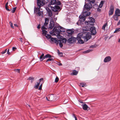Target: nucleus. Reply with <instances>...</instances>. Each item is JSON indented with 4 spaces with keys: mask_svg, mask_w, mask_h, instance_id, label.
<instances>
[{
    "mask_svg": "<svg viewBox=\"0 0 120 120\" xmlns=\"http://www.w3.org/2000/svg\"><path fill=\"white\" fill-rule=\"evenodd\" d=\"M42 84H41V85H40V86H39V90H41L42 89Z\"/></svg>",
    "mask_w": 120,
    "mask_h": 120,
    "instance_id": "51",
    "label": "nucleus"
},
{
    "mask_svg": "<svg viewBox=\"0 0 120 120\" xmlns=\"http://www.w3.org/2000/svg\"><path fill=\"white\" fill-rule=\"evenodd\" d=\"M89 20L88 21H85V23L86 25H93L94 23L95 22L94 19L93 17H89Z\"/></svg>",
    "mask_w": 120,
    "mask_h": 120,
    "instance_id": "6",
    "label": "nucleus"
},
{
    "mask_svg": "<svg viewBox=\"0 0 120 120\" xmlns=\"http://www.w3.org/2000/svg\"><path fill=\"white\" fill-rule=\"evenodd\" d=\"M54 60V59L52 58H49L46 60V62H48V61H51L52 60L53 61Z\"/></svg>",
    "mask_w": 120,
    "mask_h": 120,
    "instance_id": "34",
    "label": "nucleus"
},
{
    "mask_svg": "<svg viewBox=\"0 0 120 120\" xmlns=\"http://www.w3.org/2000/svg\"><path fill=\"white\" fill-rule=\"evenodd\" d=\"M120 24V20L119 21L117 24V25H119Z\"/></svg>",
    "mask_w": 120,
    "mask_h": 120,
    "instance_id": "64",
    "label": "nucleus"
},
{
    "mask_svg": "<svg viewBox=\"0 0 120 120\" xmlns=\"http://www.w3.org/2000/svg\"><path fill=\"white\" fill-rule=\"evenodd\" d=\"M45 9L47 11V13L49 17H51L52 15V12L51 10L48 7H46Z\"/></svg>",
    "mask_w": 120,
    "mask_h": 120,
    "instance_id": "14",
    "label": "nucleus"
},
{
    "mask_svg": "<svg viewBox=\"0 0 120 120\" xmlns=\"http://www.w3.org/2000/svg\"><path fill=\"white\" fill-rule=\"evenodd\" d=\"M43 80V78H41L39 79V82H40L41 81Z\"/></svg>",
    "mask_w": 120,
    "mask_h": 120,
    "instance_id": "58",
    "label": "nucleus"
},
{
    "mask_svg": "<svg viewBox=\"0 0 120 120\" xmlns=\"http://www.w3.org/2000/svg\"><path fill=\"white\" fill-rule=\"evenodd\" d=\"M90 14V12L88 11L83 12V20H85V17L89 16Z\"/></svg>",
    "mask_w": 120,
    "mask_h": 120,
    "instance_id": "15",
    "label": "nucleus"
},
{
    "mask_svg": "<svg viewBox=\"0 0 120 120\" xmlns=\"http://www.w3.org/2000/svg\"><path fill=\"white\" fill-rule=\"evenodd\" d=\"M57 34V39H58V40H60L61 39H61L63 37H62V36H61L60 35V33Z\"/></svg>",
    "mask_w": 120,
    "mask_h": 120,
    "instance_id": "22",
    "label": "nucleus"
},
{
    "mask_svg": "<svg viewBox=\"0 0 120 120\" xmlns=\"http://www.w3.org/2000/svg\"><path fill=\"white\" fill-rule=\"evenodd\" d=\"M59 80V79L58 77H57V76H56V78L55 80V82L56 83Z\"/></svg>",
    "mask_w": 120,
    "mask_h": 120,
    "instance_id": "38",
    "label": "nucleus"
},
{
    "mask_svg": "<svg viewBox=\"0 0 120 120\" xmlns=\"http://www.w3.org/2000/svg\"><path fill=\"white\" fill-rule=\"evenodd\" d=\"M78 101L79 102H80L81 103H82V101H81L80 100H78Z\"/></svg>",
    "mask_w": 120,
    "mask_h": 120,
    "instance_id": "62",
    "label": "nucleus"
},
{
    "mask_svg": "<svg viewBox=\"0 0 120 120\" xmlns=\"http://www.w3.org/2000/svg\"><path fill=\"white\" fill-rule=\"evenodd\" d=\"M28 79L29 80H32L33 81H34V77L32 76H30L29 77Z\"/></svg>",
    "mask_w": 120,
    "mask_h": 120,
    "instance_id": "36",
    "label": "nucleus"
},
{
    "mask_svg": "<svg viewBox=\"0 0 120 120\" xmlns=\"http://www.w3.org/2000/svg\"><path fill=\"white\" fill-rule=\"evenodd\" d=\"M85 0V4L84 7V9L89 11L92 7V6L91 4V3H92L86 1V0Z\"/></svg>",
    "mask_w": 120,
    "mask_h": 120,
    "instance_id": "5",
    "label": "nucleus"
},
{
    "mask_svg": "<svg viewBox=\"0 0 120 120\" xmlns=\"http://www.w3.org/2000/svg\"><path fill=\"white\" fill-rule=\"evenodd\" d=\"M119 16H118L117 15L114 14L112 18H113L114 20L116 21H118V17Z\"/></svg>",
    "mask_w": 120,
    "mask_h": 120,
    "instance_id": "23",
    "label": "nucleus"
},
{
    "mask_svg": "<svg viewBox=\"0 0 120 120\" xmlns=\"http://www.w3.org/2000/svg\"><path fill=\"white\" fill-rule=\"evenodd\" d=\"M59 46L61 48H62L63 46V43H62L61 42V41H59Z\"/></svg>",
    "mask_w": 120,
    "mask_h": 120,
    "instance_id": "35",
    "label": "nucleus"
},
{
    "mask_svg": "<svg viewBox=\"0 0 120 120\" xmlns=\"http://www.w3.org/2000/svg\"><path fill=\"white\" fill-rule=\"evenodd\" d=\"M72 116L75 119L77 118L76 116H75V115L74 114H72Z\"/></svg>",
    "mask_w": 120,
    "mask_h": 120,
    "instance_id": "50",
    "label": "nucleus"
},
{
    "mask_svg": "<svg viewBox=\"0 0 120 120\" xmlns=\"http://www.w3.org/2000/svg\"><path fill=\"white\" fill-rule=\"evenodd\" d=\"M78 73V71H77L74 70L72 71V72L71 73V74L72 75H77Z\"/></svg>",
    "mask_w": 120,
    "mask_h": 120,
    "instance_id": "21",
    "label": "nucleus"
},
{
    "mask_svg": "<svg viewBox=\"0 0 120 120\" xmlns=\"http://www.w3.org/2000/svg\"><path fill=\"white\" fill-rule=\"evenodd\" d=\"M50 40L52 42H54V38H53L52 37H51L50 38Z\"/></svg>",
    "mask_w": 120,
    "mask_h": 120,
    "instance_id": "47",
    "label": "nucleus"
},
{
    "mask_svg": "<svg viewBox=\"0 0 120 120\" xmlns=\"http://www.w3.org/2000/svg\"><path fill=\"white\" fill-rule=\"evenodd\" d=\"M56 4L57 5V6L60 5H61V3L60 1L59 0H58L57 2H56Z\"/></svg>",
    "mask_w": 120,
    "mask_h": 120,
    "instance_id": "39",
    "label": "nucleus"
},
{
    "mask_svg": "<svg viewBox=\"0 0 120 120\" xmlns=\"http://www.w3.org/2000/svg\"><path fill=\"white\" fill-rule=\"evenodd\" d=\"M111 58L110 56H107L105 58L104 60V62L105 63L109 62L111 60Z\"/></svg>",
    "mask_w": 120,
    "mask_h": 120,
    "instance_id": "17",
    "label": "nucleus"
},
{
    "mask_svg": "<svg viewBox=\"0 0 120 120\" xmlns=\"http://www.w3.org/2000/svg\"><path fill=\"white\" fill-rule=\"evenodd\" d=\"M19 69H16L14 70V71L17 72L19 73Z\"/></svg>",
    "mask_w": 120,
    "mask_h": 120,
    "instance_id": "45",
    "label": "nucleus"
},
{
    "mask_svg": "<svg viewBox=\"0 0 120 120\" xmlns=\"http://www.w3.org/2000/svg\"><path fill=\"white\" fill-rule=\"evenodd\" d=\"M16 8V7L13 8V10L11 11V12L12 13H14L15 12Z\"/></svg>",
    "mask_w": 120,
    "mask_h": 120,
    "instance_id": "40",
    "label": "nucleus"
},
{
    "mask_svg": "<svg viewBox=\"0 0 120 120\" xmlns=\"http://www.w3.org/2000/svg\"><path fill=\"white\" fill-rule=\"evenodd\" d=\"M79 19L77 22L76 24L79 26H82V11L79 17Z\"/></svg>",
    "mask_w": 120,
    "mask_h": 120,
    "instance_id": "9",
    "label": "nucleus"
},
{
    "mask_svg": "<svg viewBox=\"0 0 120 120\" xmlns=\"http://www.w3.org/2000/svg\"><path fill=\"white\" fill-rule=\"evenodd\" d=\"M87 86V85L85 83H83V87H85Z\"/></svg>",
    "mask_w": 120,
    "mask_h": 120,
    "instance_id": "53",
    "label": "nucleus"
},
{
    "mask_svg": "<svg viewBox=\"0 0 120 120\" xmlns=\"http://www.w3.org/2000/svg\"><path fill=\"white\" fill-rule=\"evenodd\" d=\"M74 31L71 29H67L66 30V34L65 36L71 35L72 34L74 33Z\"/></svg>",
    "mask_w": 120,
    "mask_h": 120,
    "instance_id": "16",
    "label": "nucleus"
},
{
    "mask_svg": "<svg viewBox=\"0 0 120 120\" xmlns=\"http://www.w3.org/2000/svg\"><path fill=\"white\" fill-rule=\"evenodd\" d=\"M58 53L59 55L60 56H62L63 55V53L62 52H59V50H58Z\"/></svg>",
    "mask_w": 120,
    "mask_h": 120,
    "instance_id": "41",
    "label": "nucleus"
},
{
    "mask_svg": "<svg viewBox=\"0 0 120 120\" xmlns=\"http://www.w3.org/2000/svg\"><path fill=\"white\" fill-rule=\"evenodd\" d=\"M50 3L51 5H54L56 3V0H51V1Z\"/></svg>",
    "mask_w": 120,
    "mask_h": 120,
    "instance_id": "25",
    "label": "nucleus"
},
{
    "mask_svg": "<svg viewBox=\"0 0 120 120\" xmlns=\"http://www.w3.org/2000/svg\"><path fill=\"white\" fill-rule=\"evenodd\" d=\"M86 1L92 4H94L95 2V0H86Z\"/></svg>",
    "mask_w": 120,
    "mask_h": 120,
    "instance_id": "30",
    "label": "nucleus"
},
{
    "mask_svg": "<svg viewBox=\"0 0 120 120\" xmlns=\"http://www.w3.org/2000/svg\"><path fill=\"white\" fill-rule=\"evenodd\" d=\"M89 30L91 32V34L92 35H94L96 33V29L95 27L93 26H88Z\"/></svg>",
    "mask_w": 120,
    "mask_h": 120,
    "instance_id": "10",
    "label": "nucleus"
},
{
    "mask_svg": "<svg viewBox=\"0 0 120 120\" xmlns=\"http://www.w3.org/2000/svg\"><path fill=\"white\" fill-rule=\"evenodd\" d=\"M73 38V42L74 43V42H75V41H76V38Z\"/></svg>",
    "mask_w": 120,
    "mask_h": 120,
    "instance_id": "56",
    "label": "nucleus"
},
{
    "mask_svg": "<svg viewBox=\"0 0 120 120\" xmlns=\"http://www.w3.org/2000/svg\"><path fill=\"white\" fill-rule=\"evenodd\" d=\"M16 49V48L15 47H13L12 48V50L13 51L15 50Z\"/></svg>",
    "mask_w": 120,
    "mask_h": 120,
    "instance_id": "52",
    "label": "nucleus"
},
{
    "mask_svg": "<svg viewBox=\"0 0 120 120\" xmlns=\"http://www.w3.org/2000/svg\"><path fill=\"white\" fill-rule=\"evenodd\" d=\"M52 57V56L50 54H47L45 56V57L46 58H51Z\"/></svg>",
    "mask_w": 120,
    "mask_h": 120,
    "instance_id": "29",
    "label": "nucleus"
},
{
    "mask_svg": "<svg viewBox=\"0 0 120 120\" xmlns=\"http://www.w3.org/2000/svg\"><path fill=\"white\" fill-rule=\"evenodd\" d=\"M37 5L39 8H36L35 6L34 7V13H37L39 10H40L41 7L45 4L43 0H37Z\"/></svg>",
    "mask_w": 120,
    "mask_h": 120,
    "instance_id": "3",
    "label": "nucleus"
},
{
    "mask_svg": "<svg viewBox=\"0 0 120 120\" xmlns=\"http://www.w3.org/2000/svg\"><path fill=\"white\" fill-rule=\"evenodd\" d=\"M101 11V9L99 8H98L97 9V11Z\"/></svg>",
    "mask_w": 120,
    "mask_h": 120,
    "instance_id": "61",
    "label": "nucleus"
},
{
    "mask_svg": "<svg viewBox=\"0 0 120 120\" xmlns=\"http://www.w3.org/2000/svg\"><path fill=\"white\" fill-rule=\"evenodd\" d=\"M41 25L40 24H39L37 27V28L38 29H40V26Z\"/></svg>",
    "mask_w": 120,
    "mask_h": 120,
    "instance_id": "55",
    "label": "nucleus"
},
{
    "mask_svg": "<svg viewBox=\"0 0 120 120\" xmlns=\"http://www.w3.org/2000/svg\"><path fill=\"white\" fill-rule=\"evenodd\" d=\"M45 36L48 39H50L51 38V36L49 34H47Z\"/></svg>",
    "mask_w": 120,
    "mask_h": 120,
    "instance_id": "31",
    "label": "nucleus"
},
{
    "mask_svg": "<svg viewBox=\"0 0 120 120\" xmlns=\"http://www.w3.org/2000/svg\"><path fill=\"white\" fill-rule=\"evenodd\" d=\"M120 31V27L116 28L114 32V33H116Z\"/></svg>",
    "mask_w": 120,
    "mask_h": 120,
    "instance_id": "32",
    "label": "nucleus"
},
{
    "mask_svg": "<svg viewBox=\"0 0 120 120\" xmlns=\"http://www.w3.org/2000/svg\"><path fill=\"white\" fill-rule=\"evenodd\" d=\"M90 47L91 48H94L95 47L94 45H92V46H90Z\"/></svg>",
    "mask_w": 120,
    "mask_h": 120,
    "instance_id": "59",
    "label": "nucleus"
},
{
    "mask_svg": "<svg viewBox=\"0 0 120 120\" xmlns=\"http://www.w3.org/2000/svg\"><path fill=\"white\" fill-rule=\"evenodd\" d=\"M79 86L80 87H82V83H80Z\"/></svg>",
    "mask_w": 120,
    "mask_h": 120,
    "instance_id": "54",
    "label": "nucleus"
},
{
    "mask_svg": "<svg viewBox=\"0 0 120 120\" xmlns=\"http://www.w3.org/2000/svg\"><path fill=\"white\" fill-rule=\"evenodd\" d=\"M89 29L87 26L83 27V36L84 41H86L91 38L90 33L88 31Z\"/></svg>",
    "mask_w": 120,
    "mask_h": 120,
    "instance_id": "2",
    "label": "nucleus"
},
{
    "mask_svg": "<svg viewBox=\"0 0 120 120\" xmlns=\"http://www.w3.org/2000/svg\"><path fill=\"white\" fill-rule=\"evenodd\" d=\"M51 4L49 3V4L48 5L49 7H51L52 11L55 12H54L53 14L54 15H58V14L59 12L60 11L61 8L60 7L58 6H55L53 7L51 6Z\"/></svg>",
    "mask_w": 120,
    "mask_h": 120,
    "instance_id": "4",
    "label": "nucleus"
},
{
    "mask_svg": "<svg viewBox=\"0 0 120 120\" xmlns=\"http://www.w3.org/2000/svg\"><path fill=\"white\" fill-rule=\"evenodd\" d=\"M108 26V23L106 22L104 24L102 27V29L103 30H105V27L106 26Z\"/></svg>",
    "mask_w": 120,
    "mask_h": 120,
    "instance_id": "24",
    "label": "nucleus"
},
{
    "mask_svg": "<svg viewBox=\"0 0 120 120\" xmlns=\"http://www.w3.org/2000/svg\"><path fill=\"white\" fill-rule=\"evenodd\" d=\"M8 6H5V8L8 11H10L11 10V9H8Z\"/></svg>",
    "mask_w": 120,
    "mask_h": 120,
    "instance_id": "49",
    "label": "nucleus"
},
{
    "mask_svg": "<svg viewBox=\"0 0 120 120\" xmlns=\"http://www.w3.org/2000/svg\"><path fill=\"white\" fill-rule=\"evenodd\" d=\"M49 21V19L48 18H46L45 19V22L44 23V25L41 27V29L42 30H45L47 29V28L45 27H47V25L48 24Z\"/></svg>",
    "mask_w": 120,
    "mask_h": 120,
    "instance_id": "8",
    "label": "nucleus"
},
{
    "mask_svg": "<svg viewBox=\"0 0 120 120\" xmlns=\"http://www.w3.org/2000/svg\"><path fill=\"white\" fill-rule=\"evenodd\" d=\"M78 94H82V92H81L80 91H78Z\"/></svg>",
    "mask_w": 120,
    "mask_h": 120,
    "instance_id": "63",
    "label": "nucleus"
},
{
    "mask_svg": "<svg viewBox=\"0 0 120 120\" xmlns=\"http://www.w3.org/2000/svg\"><path fill=\"white\" fill-rule=\"evenodd\" d=\"M57 24V26H55L53 29L49 32L50 34L52 36L56 35L55 33L56 34H58L60 33L61 32H64L65 31L64 28L60 26L59 24Z\"/></svg>",
    "mask_w": 120,
    "mask_h": 120,
    "instance_id": "1",
    "label": "nucleus"
},
{
    "mask_svg": "<svg viewBox=\"0 0 120 120\" xmlns=\"http://www.w3.org/2000/svg\"><path fill=\"white\" fill-rule=\"evenodd\" d=\"M10 23L11 27L12 28H13V26L12 23L11 22H10Z\"/></svg>",
    "mask_w": 120,
    "mask_h": 120,
    "instance_id": "46",
    "label": "nucleus"
},
{
    "mask_svg": "<svg viewBox=\"0 0 120 120\" xmlns=\"http://www.w3.org/2000/svg\"><path fill=\"white\" fill-rule=\"evenodd\" d=\"M82 36V33H80L78 34L76 38V39L79 44H82V40L81 39Z\"/></svg>",
    "mask_w": 120,
    "mask_h": 120,
    "instance_id": "7",
    "label": "nucleus"
},
{
    "mask_svg": "<svg viewBox=\"0 0 120 120\" xmlns=\"http://www.w3.org/2000/svg\"><path fill=\"white\" fill-rule=\"evenodd\" d=\"M36 14H38L39 16H40L41 15V13L40 10H39V11H38V12H37V13H36Z\"/></svg>",
    "mask_w": 120,
    "mask_h": 120,
    "instance_id": "43",
    "label": "nucleus"
},
{
    "mask_svg": "<svg viewBox=\"0 0 120 120\" xmlns=\"http://www.w3.org/2000/svg\"><path fill=\"white\" fill-rule=\"evenodd\" d=\"M60 40H59V41H60L63 44H65L67 41V39L66 38H64L63 37Z\"/></svg>",
    "mask_w": 120,
    "mask_h": 120,
    "instance_id": "19",
    "label": "nucleus"
},
{
    "mask_svg": "<svg viewBox=\"0 0 120 120\" xmlns=\"http://www.w3.org/2000/svg\"><path fill=\"white\" fill-rule=\"evenodd\" d=\"M59 41H58V40L57 38H54V40L53 42H54L57 45H58L59 43Z\"/></svg>",
    "mask_w": 120,
    "mask_h": 120,
    "instance_id": "26",
    "label": "nucleus"
},
{
    "mask_svg": "<svg viewBox=\"0 0 120 120\" xmlns=\"http://www.w3.org/2000/svg\"><path fill=\"white\" fill-rule=\"evenodd\" d=\"M7 49H6L3 51H2L1 52V53L2 54H4L5 53L7 52Z\"/></svg>",
    "mask_w": 120,
    "mask_h": 120,
    "instance_id": "44",
    "label": "nucleus"
},
{
    "mask_svg": "<svg viewBox=\"0 0 120 120\" xmlns=\"http://www.w3.org/2000/svg\"><path fill=\"white\" fill-rule=\"evenodd\" d=\"M45 58H46L45 57V56L42 57H40V61H43L44 59H45Z\"/></svg>",
    "mask_w": 120,
    "mask_h": 120,
    "instance_id": "37",
    "label": "nucleus"
},
{
    "mask_svg": "<svg viewBox=\"0 0 120 120\" xmlns=\"http://www.w3.org/2000/svg\"><path fill=\"white\" fill-rule=\"evenodd\" d=\"M44 53H42L41 56H40V57H42L44 56Z\"/></svg>",
    "mask_w": 120,
    "mask_h": 120,
    "instance_id": "57",
    "label": "nucleus"
},
{
    "mask_svg": "<svg viewBox=\"0 0 120 120\" xmlns=\"http://www.w3.org/2000/svg\"><path fill=\"white\" fill-rule=\"evenodd\" d=\"M90 109L89 107L85 104H83V109L84 110L88 111Z\"/></svg>",
    "mask_w": 120,
    "mask_h": 120,
    "instance_id": "18",
    "label": "nucleus"
},
{
    "mask_svg": "<svg viewBox=\"0 0 120 120\" xmlns=\"http://www.w3.org/2000/svg\"><path fill=\"white\" fill-rule=\"evenodd\" d=\"M37 84L35 86V89H37L38 88V86L40 85V82H39L38 83L37 82Z\"/></svg>",
    "mask_w": 120,
    "mask_h": 120,
    "instance_id": "42",
    "label": "nucleus"
},
{
    "mask_svg": "<svg viewBox=\"0 0 120 120\" xmlns=\"http://www.w3.org/2000/svg\"><path fill=\"white\" fill-rule=\"evenodd\" d=\"M92 51V50L89 49L86 51H84L83 52V53H89Z\"/></svg>",
    "mask_w": 120,
    "mask_h": 120,
    "instance_id": "33",
    "label": "nucleus"
},
{
    "mask_svg": "<svg viewBox=\"0 0 120 120\" xmlns=\"http://www.w3.org/2000/svg\"><path fill=\"white\" fill-rule=\"evenodd\" d=\"M109 9V16L112 15L113 14L114 10V7L113 4H112L111 5Z\"/></svg>",
    "mask_w": 120,
    "mask_h": 120,
    "instance_id": "12",
    "label": "nucleus"
},
{
    "mask_svg": "<svg viewBox=\"0 0 120 120\" xmlns=\"http://www.w3.org/2000/svg\"><path fill=\"white\" fill-rule=\"evenodd\" d=\"M66 38L68 39L67 41L68 43L70 44L73 43V38H74L73 37H72L71 35L65 36Z\"/></svg>",
    "mask_w": 120,
    "mask_h": 120,
    "instance_id": "11",
    "label": "nucleus"
},
{
    "mask_svg": "<svg viewBox=\"0 0 120 120\" xmlns=\"http://www.w3.org/2000/svg\"><path fill=\"white\" fill-rule=\"evenodd\" d=\"M9 49H8L7 51V53L8 54H10V52H9Z\"/></svg>",
    "mask_w": 120,
    "mask_h": 120,
    "instance_id": "60",
    "label": "nucleus"
},
{
    "mask_svg": "<svg viewBox=\"0 0 120 120\" xmlns=\"http://www.w3.org/2000/svg\"><path fill=\"white\" fill-rule=\"evenodd\" d=\"M118 16H120V10L118 9H116L115 14Z\"/></svg>",
    "mask_w": 120,
    "mask_h": 120,
    "instance_id": "20",
    "label": "nucleus"
},
{
    "mask_svg": "<svg viewBox=\"0 0 120 120\" xmlns=\"http://www.w3.org/2000/svg\"><path fill=\"white\" fill-rule=\"evenodd\" d=\"M54 20L52 19L50 20V24H49V28L50 29H52L54 26Z\"/></svg>",
    "mask_w": 120,
    "mask_h": 120,
    "instance_id": "13",
    "label": "nucleus"
},
{
    "mask_svg": "<svg viewBox=\"0 0 120 120\" xmlns=\"http://www.w3.org/2000/svg\"><path fill=\"white\" fill-rule=\"evenodd\" d=\"M42 31L43 32L42 34L43 35L46 36V34H47V33L48 32L46 30H42Z\"/></svg>",
    "mask_w": 120,
    "mask_h": 120,
    "instance_id": "28",
    "label": "nucleus"
},
{
    "mask_svg": "<svg viewBox=\"0 0 120 120\" xmlns=\"http://www.w3.org/2000/svg\"><path fill=\"white\" fill-rule=\"evenodd\" d=\"M43 1H44L45 4H47L48 2H49V0H43Z\"/></svg>",
    "mask_w": 120,
    "mask_h": 120,
    "instance_id": "48",
    "label": "nucleus"
},
{
    "mask_svg": "<svg viewBox=\"0 0 120 120\" xmlns=\"http://www.w3.org/2000/svg\"><path fill=\"white\" fill-rule=\"evenodd\" d=\"M104 1H101L100 3V4L99 6V8H102V6L103 5L104 3Z\"/></svg>",
    "mask_w": 120,
    "mask_h": 120,
    "instance_id": "27",
    "label": "nucleus"
}]
</instances>
